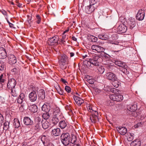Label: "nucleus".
<instances>
[{"instance_id":"nucleus-1","label":"nucleus","mask_w":146,"mask_h":146,"mask_svg":"<svg viewBox=\"0 0 146 146\" xmlns=\"http://www.w3.org/2000/svg\"><path fill=\"white\" fill-rule=\"evenodd\" d=\"M60 139L62 143L64 145L66 146L70 144H74L76 142V139L75 135L71 137L69 133H67L61 135Z\"/></svg>"},{"instance_id":"nucleus-52","label":"nucleus","mask_w":146,"mask_h":146,"mask_svg":"<svg viewBox=\"0 0 146 146\" xmlns=\"http://www.w3.org/2000/svg\"><path fill=\"white\" fill-rule=\"evenodd\" d=\"M73 98L75 100L76 103H78V102L80 99V98L77 96H73Z\"/></svg>"},{"instance_id":"nucleus-20","label":"nucleus","mask_w":146,"mask_h":146,"mask_svg":"<svg viewBox=\"0 0 146 146\" xmlns=\"http://www.w3.org/2000/svg\"><path fill=\"white\" fill-rule=\"evenodd\" d=\"M129 28L131 29H132L136 25V22L134 19L130 18L129 19V21L128 22Z\"/></svg>"},{"instance_id":"nucleus-19","label":"nucleus","mask_w":146,"mask_h":146,"mask_svg":"<svg viewBox=\"0 0 146 146\" xmlns=\"http://www.w3.org/2000/svg\"><path fill=\"white\" fill-rule=\"evenodd\" d=\"M83 63L84 66H86L88 68H91L94 67L91 63L90 58L85 60L84 61Z\"/></svg>"},{"instance_id":"nucleus-47","label":"nucleus","mask_w":146,"mask_h":146,"mask_svg":"<svg viewBox=\"0 0 146 146\" xmlns=\"http://www.w3.org/2000/svg\"><path fill=\"white\" fill-rule=\"evenodd\" d=\"M91 40L92 42H96L98 40L97 37H95L94 36L91 35L90 36Z\"/></svg>"},{"instance_id":"nucleus-48","label":"nucleus","mask_w":146,"mask_h":146,"mask_svg":"<svg viewBox=\"0 0 146 146\" xmlns=\"http://www.w3.org/2000/svg\"><path fill=\"white\" fill-rule=\"evenodd\" d=\"M9 89L11 91L12 95L14 97L16 96L17 94H16L15 91L14 90V88H10Z\"/></svg>"},{"instance_id":"nucleus-31","label":"nucleus","mask_w":146,"mask_h":146,"mask_svg":"<svg viewBox=\"0 0 146 146\" xmlns=\"http://www.w3.org/2000/svg\"><path fill=\"white\" fill-rule=\"evenodd\" d=\"M35 122L37 123V125L35 126V127H36L37 129H38L39 126V125L41 123V119L40 117H37L35 118Z\"/></svg>"},{"instance_id":"nucleus-56","label":"nucleus","mask_w":146,"mask_h":146,"mask_svg":"<svg viewBox=\"0 0 146 146\" xmlns=\"http://www.w3.org/2000/svg\"><path fill=\"white\" fill-rule=\"evenodd\" d=\"M36 18L37 19V21H36V23L37 24H39L40 23L41 20V18L39 15H37L36 16Z\"/></svg>"},{"instance_id":"nucleus-54","label":"nucleus","mask_w":146,"mask_h":146,"mask_svg":"<svg viewBox=\"0 0 146 146\" xmlns=\"http://www.w3.org/2000/svg\"><path fill=\"white\" fill-rule=\"evenodd\" d=\"M65 90L68 93H70L71 92V89L68 86H66L65 88Z\"/></svg>"},{"instance_id":"nucleus-25","label":"nucleus","mask_w":146,"mask_h":146,"mask_svg":"<svg viewBox=\"0 0 146 146\" xmlns=\"http://www.w3.org/2000/svg\"><path fill=\"white\" fill-rule=\"evenodd\" d=\"M55 114H56V116L63 117L61 112L60 111V109L57 107L54 109L53 115H55Z\"/></svg>"},{"instance_id":"nucleus-46","label":"nucleus","mask_w":146,"mask_h":146,"mask_svg":"<svg viewBox=\"0 0 146 146\" xmlns=\"http://www.w3.org/2000/svg\"><path fill=\"white\" fill-rule=\"evenodd\" d=\"M57 90L58 93L61 95H64L65 94L64 90L60 87H59V89Z\"/></svg>"},{"instance_id":"nucleus-13","label":"nucleus","mask_w":146,"mask_h":146,"mask_svg":"<svg viewBox=\"0 0 146 146\" xmlns=\"http://www.w3.org/2000/svg\"><path fill=\"white\" fill-rule=\"evenodd\" d=\"M112 62L116 65L119 67H125L126 66L125 63L119 60L117 58H115L113 60Z\"/></svg>"},{"instance_id":"nucleus-44","label":"nucleus","mask_w":146,"mask_h":146,"mask_svg":"<svg viewBox=\"0 0 146 146\" xmlns=\"http://www.w3.org/2000/svg\"><path fill=\"white\" fill-rule=\"evenodd\" d=\"M5 119L2 114L0 113V126L2 125V123L5 121Z\"/></svg>"},{"instance_id":"nucleus-9","label":"nucleus","mask_w":146,"mask_h":146,"mask_svg":"<svg viewBox=\"0 0 146 146\" xmlns=\"http://www.w3.org/2000/svg\"><path fill=\"white\" fill-rule=\"evenodd\" d=\"M145 16L144 11L142 9H140L138 11L136 17L138 20L142 21L143 19Z\"/></svg>"},{"instance_id":"nucleus-22","label":"nucleus","mask_w":146,"mask_h":146,"mask_svg":"<svg viewBox=\"0 0 146 146\" xmlns=\"http://www.w3.org/2000/svg\"><path fill=\"white\" fill-rule=\"evenodd\" d=\"M52 134L55 136L60 135L61 134L60 129L58 128L54 129L52 130Z\"/></svg>"},{"instance_id":"nucleus-6","label":"nucleus","mask_w":146,"mask_h":146,"mask_svg":"<svg viewBox=\"0 0 146 146\" xmlns=\"http://www.w3.org/2000/svg\"><path fill=\"white\" fill-rule=\"evenodd\" d=\"M37 98V94L35 90H33L29 95V100L31 102L35 101Z\"/></svg>"},{"instance_id":"nucleus-4","label":"nucleus","mask_w":146,"mask_h":146,"mask_svg":"<svg viewBox=\"0 0 146 146\" xmlns=\"http://www.w3.org/2000/svg\"><path fill=\"white\" fill-rule=\"evenodd\" d=\"M59 37L58 36H55L49 38L48 40V43L49 45H53L56 44H58Z\"/></svg>"},{"instance_id":"nucleus-55","label":"nucleus","mask_w":146,"mask_h":146,"mask_svg":"<svg viewBox=\"0 0 146 146\" xmlns=\"http://www.w3.org/2000/svg\"><path fill=\"white\" fill-rule=\"evenodd\" d=\"M111 92L114 93H116L117 92V89L115 88H113L110 89Z\"/></svg>"},{"instance_id":"nucleus-28","label":"nucleus","mask_w":146,"mask_h":146,"mask_svg":"<svg viewBox=\"0 0 146 146\" xmlns=\"http://www.w3.org/2000/svg\"><path fill=\"white\" fill-rule=\"evenodd\" d=\"M141 142L139 139H135L131 143L130 146H140Z\"/></svg>"},{"instance_id":"nucleus-10","label":"nucleus","mask_w":146,"mask_h":146,"mask_svg":"<svg viewBox=\"0 0 146 146\" xmlns=\"http://www.w3.org/2000/svg\"><path fill=\"white\" fill-rule=\"evenodd\" d=\"M107 78L109 80L113 82L117 80V78L116 75L112 72H108L106 74Z\"/></svg>"},{"instance_id":"nucleus-62","label":"nucleus","mask_w":146,"mask_h":146,"mask_svg":"<svg viewBox=\"0 0 146 146\" xmlns=\"http://www.w3.org/2000/svg\"><path fill=\"white\" fill-rule=\"evenodd\" d=\"M65 39H61V40L60 41V42H59V44H62L63 45H64L65 44V42L66 41L65 40Z\"/></svg>"},{"instance_id":"nucleus-8","label":"nucleus","mask_w":146,"mask_h":146,"mask_svg":"<svg viewBox=\"0 0 146 146\" xmlns=\"http://www.w3.org/2000/svg\"><path fill=\"white\" fill-rule=\"evenodd\" d=\"M16 82L14 78H9L7 84V88L9 89L14 88L16 86Z\"/></svg>"},{"instance_id":"nucleus-38","label":"nucleus","mask_w":146,"mask_h":146,"mask_svg":"<svg viewBox=\"0 0 146 146\" xmlns=\"http://www.w3.org/2000/svg\"><path fill=\"white\" fill-rule=\"evenodd\" d=\"M9 122L5 121V122L3 123V129L5 130H7L9 128Z\"/></svg>"},{"instance_id":"nucleus-53","label":"nucleus","mask_w":146,"mask_h":146,"mask_svg":"<svg viewBox=\"0 0 146 146\" xmlns=\"http://www.w3.org/2000/svg\"><path fill=\"white\" fill-rule=\"evenodd\" d=\"M84 100L80 98V99L79 100L78 102V103H76V104L78 105V106H80L81 105L84 103Z\"/></svg>"},{"instance_id":"nucleus-26","label":"nucleus","mask_w":146,"mask_h":146,"mask_svg":"<svg viewBox=\"0 0 146 146\" xmlns=\"http://www.w3.org/2000/svg\"><path fill=\"white\" fill-rule=\"evenodd\" d=\"M38 96L40 99L42 100L44 99L45 98V93L44 90L41 89L38 91Z\"/></svg>"},{"instance_id":"nucleus-42","label":"nucleus","mask_w":146,"mask_h":146,"mask_svg":"<svg viewBox=\"0 0 146 146\" xmlns=\"http://www.w3.org/2000/svg\"><path fill=\"white\" fill-rule=\"evenodd\" d=\"M126 67H127V66L126 65L125 67H122V68L121 70L122 72L125 74H127L129 73V71L127 70V69L126 68Z\"/></svg>"},{"instance_id":"nucleus-63","label":"nucleus","mask_w":146,"mask_h":146,"mask_svg":"<svg viewBox=\"0 0 146 146\" xmlns=\"http://www.w3.org/2000/svg\"><path fill=\"white\" fill-rule=\"evenodd\" d=\"M106 104L107 106H111L112 105V103L110 102V100L108 101Z\"/></svg>"},{"instance_id":"nucleus-35","label":"nucleus","mask_w":146,"mask_h":146,"mask_svg":"<svg viewBox=\"0 0 146 146\" xmlns=\"http://www.w3.org/2000/svg\"><path fill=\"white\" fill-rule=\"evenodd\" d=\"M13 125L15 128H18L20 126V124L19 120L16 118H15L13 120Z\"/></svg>"},{"instance_id":"nucleus-17","label":"nucleus","mask_w":146,"mask_h":146,"mask_svg":"<svg viewBox=\"0 0 146 146\" xmlns=\"http://www.w3.org/2000/svg\"><path fill=\"white\" fill-rule=\"evenodd\" d=\"M7 56L6 51L5 49L2 47H0V59H4Z\"/></svg>"},{"instance_id":"nucleus-16","label":"nucleus","mask_w":146,"mask_h":146,"mask_svg":"<svg viewBox=\"0 0 146 146\" xmlns=\"http://www.w3.org/2000/svg\"><path fill=\"white\" fill-rule=\"evenodd\" d=\"M9 60V63L11 64H13L17 62V60L16 57L13 54L8 55L7 56Z\"/></svg>"},{"instance_id":"nucleus-18","label":"nucleus","mask_w":146,"mask_h":146,"mask_svg":"<svg viewBox=\"0 0 146 146\" xmlns=\"http://www.w3.org/2000/svg\"><path fill=\"white\" fill-rule=\"evenodd\" d=\"M116 129L118 132L122 135H125L127 131V129L124 127L119 126L117 127Z\"/></svg>"},{"instance_id":"nucleus-7","label":"nucleus","mask_w":146,"mask_h":146,"mask_svg":"<svg viewBox=\"0 0 146 146\" xmlns=\"http://www.w3.org/2000/svg\"><path fill=\"white\" fill-rule=\"evenodd\" d=\"M98 112L96 111H94L93 113H92L90 116V119L92 123H95L98 121V119L97 116Z\"/></svg>"},{"instance_id":"nucleus-5","label":"nucleus","mask_w":146,"mask_h":146,"mask_svg":"<svg viewBox=\"0 0 146 146\" xmlns=\"http://www.w3.org/2000/svg\"><path fill=\"white\" fill-rule=\"evenodd\" d=\"M63 117L56 116V114L55 115H53L52 119L50 121V123H52L51 125H50V127H51L56 125Z\"/></svg>"},{"instance_id":"nucleus-2","label":"nucleus","mask_w":146,"mask_h":146,"mask_svg":"<svg viewBox=\"0 0 146 146\" xmlns=\"http://www.w3.org/2000/svg\"><path fill=\"white\" fill-rule=\"evenodd\" d=\"M110 98L113 101L117 102H121L123 99V97L122 95L119 94H113L110 96Z\"/></svg>"},{"instance_id":"nucleus-39","label":"nucleus","mask_w":146,"mask_h":146,"mask_svg":"<svg viewBox=\"0 0 146 146\" xmlns=\"http://www.w3.org/2000/svg\"><path fill=\"white\" fill-rule=\"evenodd\" d=\"M128 135L127 136V140L129 141H132L134 138V134L133 133H129L128 134Z\"/></svg>"},{"instance_id":"nucleus-45","label":"nucleus","mask_w":146,"mask_h":146,"mask_svg":"<svg viewBox=\"0 0 146 146\" xmlns=\"http://www.w3.org/2000/svg\"><path fill=\"white\" fill-rule=\"evenodd\" d=\"M120 82L116 80L114 81L112 83L113 85L116 88H118L119 87Z\"/></svg>"},{"instance_id":"nucleus-58","label":"nucleus","mask_w":146,"mask_h":146,"mask_svg":"<svg viewBox=\"0 0 146 146\" xmlns=\"http://www.w3.org/2000/svg\"><path fill=\"white\" fill-rule=\"evenodd\" d=\"M6 19L7 20V22L9 24L10 27L11 28H13V26L14 25L12 23H10L7 18H6Z\"/></svg>"},{"instance_id":"nucleus-33","label":"nucleus","mask_w":146,"mask_h":146,"mask_svg":"<svg viewBox=\"0 0 146 146\" xmlns=\"http://www.w3.org/2000/svg\"><path fill=\"white\" fill-rule=\"evenodd\" d=\"M29 108L30 111L33 113L37 112L38 110L37 106L35 104L31 106Z\"/></svg>"},{"instance_id":"nucleus-43","label":"nucleus","mask_w":146,"mask_h":146,"mask_svg":"<svg viewBox=\"0 0 146 146\" xmlns=\"http://www.w3.org/2000/svg\"><path fill=\"white\" fill-rule=\"evenodd\" d=\"M3 75L1 74L0 76V88L2 87V83H3L5 81V80L3 78Z\"/></svg>"},{"instance_id":"nucleus-60","label":"nucleus","mask_w":146,"mask_h":146,"mask_svg":"<svg viewBox=\"0 0 146 146\" xmlns=\"http://www.w3.org/2000/svg\"><path fill=\"white\" fill-rule=\"evenodd\" d=\"M18 70L15 68H13L11 70V71L12 72H15V73H16L17 72Z\"/></svg>"},{"instance_id":"nucleus-36","label":"nucleus","mask_w":146,"mask_h":146,"mask_svg":"<svg viewBox=\"0 0 146 146\" xmlns=\"http://www.w3.org/2000/svg\"><path fill=\"white\" fill-rule=\"evenodd\" d=\"M98 38L103 40H106L108 39V36L104 33H101L98 35Z\"/></svg>"},{"instance_id":"nucleus-30","label":"nucleus","mask_w":146,"mask_h":146,"mask_svg":"<svg viewBox=\"0 0 146 146\" xmlns=\"http://www.w3.org/2000/svg\"><path fill=\"white\" fill-rule=\"evenodd\" d=\"M103 52V53H101L100 54V56L103 59H105L107 60H109L110 59V58L111 57V56L110 55L105 52Z\"/></svg>"},{"instance_id":"nucleus-34","label":"nucleus","mask_w":146,"mask_h":146,"mask_svg":"<svg viewBox=\"0 0 146 146\" xmlns=\"http://www.w3.org/2000/svg\"><path fill=\"white\" fill-rule=\"evenodd\" d=\"M60 66V68L63 70H64L66 68L67 64H68V62H59Z\"/></svg>"},{"instance_id":"nucleus-41","label":"nucleus","mask_w":146,"mask_h":146,"mask_svg":"<svg viewBox=\"0 0 146 146\" xmlns=\"http://www.w3.org/2000/svg\"><path fill=\"white\" fill-rule=\"evenodd\" d=\"M5 66V63L2 61H0V70L1 71H3L4 70Z\"/></svg>"},{"instance_id":"nucleus-3","label":"nucleus","mask_w":146,"mask_h":146,"mask_svg":"<svg viewBox=\"0 0 146 146\" xmlns=\"http://www.w3.org/2000/svg\"><path fill=\"white\" fill-rule=\"evenodd\" d=\"M127 30V27L124 24L122 23L117 27V32L118 34L125 33Z\"/></svg>"},{"instance_id":"nucleus-11","label":"nucleus","mask_w":146,"mask_h":146,"mask_svg":"<svg viewBox=\"0 0 146 146\" xmlns=\"http://www.w3.org/2000/svg\"><path fill=\"white\" fill-rule=\"evenodd\" d=\"M100 58L99 56L98 55L94 56L92 59H90L91 63L92 66H98L99 65V59Z\"/></svg>"},{"instance_id":"nucleus-23","label":"nucleus","mask_w":146,"mask_h":146,"mask_svg":"<svg viewBox=\"0 0 146 146\" xmlns=\"http://www.w3.org/2000/svg\"><path fill=\"white\" fill-rule=\"evenodd\" d=\"M42 125L44 129H47L49 126L51 125V124H49V122L46 120H42L41 121Z\"/></svg>"},{"instance_id":"nucleus-15","label":"nucleus","mask_w":146,"mask_h":146,"mask_svg":"<svg viewBox=\"0 0 146 146\" xmlns=\"http://www.w3.org/2000/svg\"><path fill=\"white\" fill-rule=\"evenodd\" d=\"M23 122L26 125H31L33 124V121L29 117H25L23 118Z\"/></svg>"},{"instance_id":"nucleus-51","label":"nucleus","mask_w":146,"mask_h":146,"mask_svg":"<svg viewBox=\"0 0 146 146\" xmlns=\"http://www.w3.org/2000/svg\"><path fill=\"white\" fill-rule=\"evenodd\" d=\"M23 102H24L23 101V100H21L18 97V98L17 100V102L18 104H21V106L23 107L24 106V104L23 103Z\"/></svg>"},{"instance_id":"nucleus-61","label":"nucleus","mask_w":146,"mask_h":146,"mask_svg":"<svg viewBox=\"0 0 146 146\" xmlns=\"http://www.w3.org/2000/svg\"><path fill=\"white\" fill-rule=\"evenodd\" d=\"M119 20L121 22L123 23L125 22V19L123 17H120L119 18Z\"/></svg>"},{"instance_id":"nucleus-37","label":"nucleus","mask_w":146,"mask_h":146,"mask_svg":"<svg viewBox=\"0 0 146 146\" xmlns=\"http://www.w3.org/2000/svg\"><path fill=\"white\" fill-rule=\"evenodd\" d=\"M50 116V115L49 113L48 112H46L45 113H43L42 115V117L45 119V120H46L49 119Z\"/></svg>"},{"instance_id":"nucleus-27","label":"nucleus","mask_w":146,"mask_h":146,"mask_svg":"<svg viewBox=\"0 0 146 146\" xmlns=\"http://www.w3.org/2000/svg\"><path fill=\"white\" fill-rule=\"evenodd\" d=\"M127 109L130 111L134 112L137 109V106L135 104L130 105L127 106Z\"/></svg>"},{"instance_id":"nucleus-32","label":"nucleus","mask_w":146,"mask_h":146,"mask_svg":"<svg viewBox=\"0 0 146 146\" xmlns=\"http://www.w3.org/2000/svg\"><path fill=\"white\" fill-rule=\"evenodd\" d=\"M41 109L43 111L45 112H49L50 109V106L45 104L42 106Z\"/></svg>"},{"instance_id":"nucleus-24","label":"nucleus","mask_w":146,"mask_h":146,"mask_svg":"<svg viewBox=\"0 0 146 146\" xmlns=\"http://www.w3.org/2000/svg\"><path fill=\"white\" fill-rule=\"evenodd\" d=\"M67 125V122L64 120H62L60 121L59 123V126L62 129L65 128Z\"/></svg>"},{"instance_id":"nucleus-64","label":"nucleus","mask_w":146,"mask_h":146,"mask_svg":"<svg viewBox=\"0 0 146 146\" xmlns=\"http://www.w3.org/2000/svg\"><path fill=\"white\" fill-rule=\"evenodd\" d=\"M142 125V124L141 122L138 123L136 125H135V128H137L139 126H141Z\"/></svg>"},{"instance_id":"nucleus-12","label":"nucleus","mask_w":146,"mask_h":146,"mask_svg":"<svg viewBox=\"0 0 146 146\" xmlns=\"http://www.w3.org/2000/svg\"><path fill=\"white\" fill-rule=\"evenodd\" d=\"M91 49L97 52L98 53L103 52L105 49L103 47L98 45H93L91 46Z\"/></svg>"},{"instance_id":"nucleus-21","label":"nucleus","mask_w":146,"mask_h":146,"mask_svg":"<svg viewBox=\"0 0 146 146\" xmlns=\"http://www.w3.org/2000/svg\"><path fill=\"white\" fill-rule=\"evenodd\" d=\"M120 50L114 51L111 50L110 51V56L111 57H113V58L114 59L115 58H117V56H118L119 55V52Z\"/></svg>"},{"instance_id":"nucleus-59","label":"nucleus","mask_w":146,"mask_h":146,"mask_svg":"<svg viewBox=\"0 0 146 146\" xmlns=\"http://www.w3.org/2000/svg\"><path fill=\"white\" fill-rule=\"evenodd\" d=\"M88 111L90 112H92V113H93V111H94L92 109V108L91 106H89L88 108Z\"/></svg>"},{"instance_id":"nucleus-29","label":"nucleus","mask_w":146,"mask_h":146,"mask_svg":"<svg viewBox=\"0 0 146 146\" xmlns=\"http://www.w3.org/2000/svg\"><path fill=\"white\" fill-rule=\"evenodd\" d=\"M68 57L65 54H64L61 56L59 60V62H68Z\"/></svg>"},{"instance_id":"nucleus-57","label":"nucleus","mask_w":146,"mask_h":146,"mask_svg":"<svg viewBox=\"0 0 146 146\" xmlns=\"http://www.w3.org/2000/svg\"><path fill=\"white\" fill-rule=\"evenodd\" d=\"M98 1V0H90V4H92L91 5L95 4Z\"/></svg>"},{"instance_id":"nucleus-49","label":"nucleus","mask_w":146,"mask_h":146,"mask_svg":"<svg viewBox=\"0 0 146 146\" xmlns=\"http://www.w3.org/2000/svg\"><path fill=\"white\" fill-rule=\"evenodd\" d=\"M19 98L24 102L25 101V95L24 94L22 93L21 94Z\"/></svg>"},{"instance_id":"nucleus-14","label":"nucleus","mask_w":146,"mask_h":146,"mask_svg":"<svg viewBox=\"0 0 146 146\" xmlns=\"http://www.w3.org/2000/svg\"><path fill=\"white\" fill-rule=\"evenodd\" d=\"M95 7L93 5H90L85 7L84 11L87 13L90 14L93 12L95 10Z\"/></svg>"},{"instance_id":"nucleus-50","label":"nucleus","mask_w":146,"mask_h":146,"mask_svg":"<svg viewBox=\"0 0 146 146\" xmlns=\"http://www.w3.org/2000/svg\"><path fill=\"white\" fill-rule=\"evenodd\" d=\"M98 71L100 73L102 74L105 71V69L104 67L101 66L98 69Z\"/></svg>"},{"instance_id":"nucleus-40","label":"nucleus","mask_w":146,"mask_h":146,"mask_svg":"<svg viewBox=\"0 0 146 146\" xmlns=\"http://www.w3.org/2000/svg\"><path fill=\"white\" fill-rule=\"evenodd\" d=\"M47 136L45 135H43L41 137V141L42 142V143L44 145L46 146L45 145V141H46L47 139Z\"/></svg>"}]
</instances>
